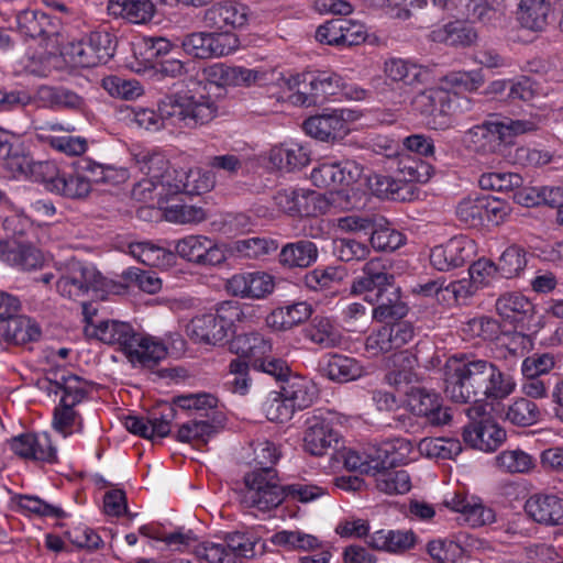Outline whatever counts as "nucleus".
Segmentation results:
<instances>
[{
	"instance_id": "nucleus-1",
	"label": "nucleus",
	"mask_w": 563,
	"mask_h": 563,
	"mask_svg": "<svg viewBox=\"0 0 563 563\" xmlns=\"http://www.w3.org/2000/svg\"><path fill=\"white\" fill-rule=\"evenodd\" d=\"M444 394L453 402L468 404L478 395L504 399L516 389V382L494 363L465 354L449 357L443 366Z\"/></svg>"
},
{
	"instance_id": "nucleus-2",
	"label": "nucleus",
	"mask_w": 563,
	"mask_h": 563,
	"mask_svg": "<svg viewBox=\"0 0 563 563\" xmlns=\"http://www.w3.org/2000/svg\"><path fill=\"white\" fill-rule=\"evenodd\" d=\"M132 115L135 124L147 131L180 134L210 123L218 115V106L210 96L186 92L165 98L157 111L135 107Z\"/></svg>"
},
{
	"instance_id": "nucleus-3",
	"label": "nucleus",
	"mask_w": 563,
	"mask_h": 563,
	"mask_svg": "<svg viewBox=\"0 0 563 563\" xmlns=\"http://www.w3.org/2000/svg\"><path fill=\"white\" fill-rule=\"evenodd\" d=\"M246 313L235 300L220 302L214 312L194 317L186 325V333L197 344L220 346L228 342L236 322H243Z\"/></svg>"
},
{
	"instance_id": "nucleus-4",
	"label": "nucleus",
	"mask_w": 563,
	"mask_h": 563,
	"mask_svg": "<svg viewBox=\"0 0 563 563\" xmlns=\"http://www.w3.org/2000/svg\"><path fill=\"white\" fill-rule=\"evenodd\" d=\"M244 484L241 503L245 508L269 512L285 500V486L278 484L276 470L246 473Z\"/></svg>"
},
{
	"instance_id": "nucleus-5",
	"label": "nucleus",
	"mask_w": 563,
	"mask_h": 563,
	"mask_svg": "<svg viewBox=\"0 0 563 563\" xmlns=\"http://www.w3.org/2000/svg\"><path fill=\"white\" fill-rule=\"evenodd\" d=\"M483 401H474L465 412L471 422L464 428L463 439L472 448L493 452L506 440V431L494 421Z\"/></svg>"
},
{
	"instance_id": "nucleus-6",
	"label": "nucleus",
	"mask_w": 563,
	"mask_h": 563,
	"mask_svg": "<svg viewBox=\"0 0 563 563\" xmlns=\"http://www.w3.org/2000/svg\"><path fill=\"white\" fill-rule=\"evenodd\" d=\"M31 173L47 190L65 198L84 199L91 191L88 180L74 165L71 172H66L59 170L53 162H35L31 165Z\"/></svg>"
},
{
	"instance_id": "nucleus-7",
	"label": "nucleus",
	"mask_w": 563,
	"mask_h": 563,
	"mask_svg": "<svg viewBox=\"0 0 563 563\" xmlns=\"http://www.w3.org/2000/svg\"><path fill=\"white\" fill-rule=\"evenodd\" d=\"M104 288V278L92 265L70 261L56 282L57 291L68 299L77 300Z\"/></svg>"
},
{
	"instance_id": "nucleus-8",
	"label": "nucleus",
	"mask_w": 563,
	"mask_h": 563,
	"mask_svg": "<svg viewBox=\"0 0 563 563\" xmlns=\"http://www.w3.org/2000/svg\"><path fill=\"white\" fill-rule=\"evenodd\" d=\"M185 54L192 58L209 59L227 56L239 46L235 34L230 32H192L176 38Z\"/></svg>"
},
{
	"instance_id": "nucleus-9",
	"label": "nucleus",
	"mask_w": 563,
	"mask_h": 563,
	"mask_svg": "<svg viewBox=\"0 0 563 563\" xmlns=\"http://www.w3.org/2000/svg\"><path fill=\"white\" fill-rule=\"evenodd\" d=\"M340 439L330 413L319 412L307 418L302 446L310 455H325L330 449L338 446Z\"/></svg>"
},
{
	"instance_id": "nucleus-10",
	"label": "nucleus",
	"mask_w": 563,
	"mask_h": 563,
	"mask_svg": "<svg viewBox=\"0 0 563 563\" xmlns=\"http://www.w3.org/2000/svg\"><path fill=\"white\" fill-rule=\"evenodd\" d=\"M175 252L181 258L202 266L220 265L227 260L224 246L205 235H187L176 241Z\"/></svg>"
},
{
	"instance_id": "nucleus-11",
	"label": "nucleus",
	"mask_w": 563,
	"mask_h": 563,
	"mask_svg": "<svg viewBox=\"0 0 563 563\" xmlns=\"http://www.w3.org/2000/svg\"><path fill=\"white\" fill-rule=\"evenodd\" d=\"M413 336L415 329L410 322L383 325L366 338L365 351L369 356L376 357L402 349Z\"/></svg>"
},
{
	"instance_id": "nucleus-12",
	"label": "nucleus",
	"mask_w": 563,
	"mask_h": 563,
	"mask_svg": "<svg viewBox=\"0 0 563 563\" xmlns=\"http://www.w3.org/2000/svg\"><path fill=\"white\" fill-rule=\"evenodd\" d=\"M363 174V167L355 161L322 162L313 167L311 181L319 188L338 189L356 183Z\"/></svg>"
},
{
	"instance_id": "nucleus-13",
	"label": "nucleus",
	"mask_w": 563,
	"mask_h": 563,
	"mask_svg": "<svg viewBox=\"0 0 563 563\" xmlns=\"http://www.w3.org/2000/svg\"><path fill=\"white\" fill-rule=\"evenodd\" d=\"M462 143L468 151L484 157L501 154L507 145L497 119L468 129L463 134Z\"/></svg>"
},
{
	"instance_id": "nucleus-14",
	"label": "nucleus",
	"mask_w": 563,
	"mask_h": 563,
	"mask_svg": "<svg viewBox=\"0 0 563 563\" xmlns=\"http://www.w3.org/2000/svg\"><path fill=\"white\" fill-rule=\"evenodd\" d=\"M435 8L484 24L499 20L503 0H430Z\"/></svg>"
},
{
	"instance_id": "nucleus-15",
	"label": "nucleus",
	"mask_w": 563,
	"mask_h": 563,
	"mask_svg": "<svg viewBox=\"0 0 563 563\" xmlns=\"http://www.w3.org/2000/svg\"><path fill=\"white\" fill-rule=\"evenodd\" d=\"M383 144H378L383 148L384 155L388 158H394L396 170L399 174V180L404 185H410L411 183H426L430 179L432 174V167L421 161L415 154L408 152L397 153L395 148V142L383 140Z\"/></svg>"
},
{
	"instance_id": "nucleus-16",
	"label": "nucleus",
	"mask_w": 563,
	"mask_h": 563,
	"mask_svg": "<svg viewBox=\"0 0 563 563\" xmlns=\"http://www.w3.org/2000/svg\"><path fill=\"white\" fill-rule=\"evenodd\" d=\"M274 277L265 272H245L234 274L225 282V289L235 297L263 299L273 292Z\"/></svg>"
},
{
	"instance_id": "nucleus-17",
	"label": "nucleus",
	"mask_w": 563,
	"mask_h": 563,
	"mask_svg": "<svg viewBox=\"0 0 563 563\" xmlns=\"http://www.w3.org/2000/svg\"><path fill=\"white\" fill-rule=\"evenodd\" d=\"M473 242L466 236H454L445 244L437 245L431 250L430 263L440 271L448 272L463 266L472 256Z\"/></svg>"
},
{
	"instance_id": "nucleus-18",
	"label": "nucleus",
	"mask_w": 563,
	"mask_h": 563,
	"mask_svg": "<svg viewBox=\"0 0 563 563\" xmlns=\"http://www.w3.org/2000/svg\"><path fill=\"white\" fill-rule=\"evenodd\" d=\"M395 283L391 263L384 257H374L362 267V274L352 283V291L355 294L371 295Z\"/></svg>"
},
{
	"instance_id": "nucleus-19",
	"label": "nucleus",
	"mask_w": 563,
	"mask_h": 563,
	"mask_svg": "<svg viewBox=\"0 0 563 563\" xmlns=\"http://www.w3.org/2000/svg\"><path fill=\"white\" fill-rule=\"evenodd\" d=\"M250 9L236 1L212 4L203 13L205 26L214 31L242 27L247 23Z\"/></svg>"
},
{
	"instance_id": "nucleus-20",
	"label": "nucleus",
	"mask_w": 563,
	"mask_h": 563,
	"mask_svg": "<svg viewBox=\"0 0 563 563\" xmlns=\"http://www.w3.org/2000/svg\"><path fill=\"white\" fill-rule=\"evenodd\" d=\"M344 110H333L330 113H322L308 118L303 122L306 133L320 141L342 140L350 132V126Z\"/></svg>"
},
{
	"instance_id": "nucleus-21",
	"label": "nucleus",
	"mask_w": 563,
	"mask_h": 563,
	"mask_svg": "<svg viewBox=\"0 0 563 563\" xmlns=\"http://www.w3.org/2000/svg\"><path fill=\"white\" fill-rule=\"evenodd\" d=\"M383 73L387 80L401 87H416L428 81L430 71L412 59L389 57L384 62Z\"/></svg>"
},
{
	"instance_id": "nucleus-22",
	"label": "nucleus",
	"mask_w": 563,
	"mask_h": 563,
	"mask_svg": "<svg viewBox=\"0 0 563 563\" xmlns=\"http://www.w3.org/2000/svg\"><path fill=\"white\" fill-rule=\"evenodd\" d=\"M525 510L540 525L563 526V498L555 494H533L526 501Z\"/></svg>"
},
{
	"instance_id": "nucleus-23",
	"label": "nucleus",
	"mask_w": 563,
	"mask_h": 563,
	"mask_svg": "<svg viewBox=\"0 0 563 563\" xmlns=\"http://www.w3.org/2000/svg\"><path fill=\"white\" fill-rule=\"evenodd\" d=\"M10 449L23 459L53 463L56 461V449L47 433H22L9 442Z\"/></svg>"
},
{
	"instance_id": "nucleus-24",
	"label": "nucleus",
	"mask_w": 563,
	"mask_h": 563,
	"mask_svg": "<svg viewBox=\"0 0 563 563\" xmlns=\"http://www.w3.org/2000/svg\"><path fill=\"white\" fill-rule=\"evenodd\" d=\"M202 76L217 87L251 86L257 82L262 74L258 70L242 66H228L222 63L209 65L202 69Z\"/></svg>"
},
{
	"instance_id": "nucleus-25",
	"label": "nucleus",
	"mask_w": 563,
	"mask_h": 563,
	"mask_svg": "<svg viewBox=\"0 0 563 563\" xmlns=\"http://www.w3.org/2000/svg\"><path fill=\"white\" fill-rule=\"evenodd\" d=\"M408 405L413 413L426 417L433 426H442L451 420L449 409L442 407V399L434 391L415 388L408 395Z\"/></svg>"
},
{
	"instance_id": "nucleus-26",
	"label": "nucleus",
	"mask_w": 563,
	"mask_h": 563,
	"mask_svg": "<svg viewBox=\"0 0 563 563\" xmlns=\"http://www.w3.org/2000/svg\"><path fill=\"white\" fill-rule=\"evenodd\" d=\"M166 355L167 347L162 341L139 332L125 357L135 368H153Z\"/></svg>"
},
{
	"instance_id": "nucleus-27",
	"label": "nucleus",
	"mask_w": 563,
	"mask_h": 563,
	"mask_svg": "<svg viewBox=\"0 0 563 563\" xmlns=\"http://www.w3.org/2000/svg\"><path fill=\"white\" fill-rule=\"evenodd\" d=\"M133 158L136 167L144 177L159 183H174L177 170H172L166 155L154 148H144L135 152Z\"/></svg>"
},
{
	"instance_id": "nucleus-28",
	"label": "nucleus",
	"mask_w": 563,
	"mask_h": 563,
	"mask_svg": "<svg viewBox=\"0 0 563 563\" xmlns=\"http://www.w3.org/2000/svg\"><path fill=\"white\" fill-rule=\"evenodd\" d=\"M375 471L389 470L397 465L406 464L410 460L413 445L404 438L388 439L373 445Z\"/></svg>"
},
{
	"instance_id": "nucleus-29",
	"label": "nucleus",
	"mask_w": 563,
	"mask_h": 563,
	"mask_svg": "<svg viewBox=\"0 0 563 563\" xmlns=\"http://www.w3.org/2000/svg\"><path fill=\"white\" fill-rule=\"evenodd\" d=\"M366 299L374 305L373 318L377 321L402 318L407 313V307L401 301L400 289L394 284L371 295Z\"/></svg>"
},
{
	"instance_id": "nucleus-30",
	"label": "nucleus",
	"mask_w": 563,
	"mask_h": 563,
	"mask_svg": "<svg viewBox=\"0 0 563 563\" xmlns=\"http://www.w3.org/2000/svg\"><path fill=\"white\" fill-rule=\"evenodd\" d=\"M91 334L104 344L117 345L126 355L139 332L129 322L103 320L96 323Z\"/></svg>"
},
{
	"instance_id": "nucleus-31",
	"label": "nucleus",
	"mask_w": 563,
	"mask_h": 563,
	"mask_svg": "<svg viewBox=\"0 0 563 563\" xmlns=\"http://www.w3.org/2000/svg\"><path fill=\"white\" fill-rule=\"evenodd\" d=\"M498 316L510 324L529 321L534 314V305L520 292H506L495 303Z\"/></svg>"
},
{
	"instance_id": "nucleus-32",
	"label": "nucleus",
	"mask_w": 563,
	"mask_h": 563,
	"mask_svg": "<svg viewBox=\"0 0 563 563\" xmlns=\"http://www.w3.org/2000/svg\"><path fill=\"white\" fill-rule=\"evenodd\" d=\"M0 260L21 271L38 269L44 264L40 250L30 244H10L0 240Z\"/></svg>"
},
{
	"instance_id": "nucleus-33",
	"label": "nucleus",
	"mask_w": 563,
	"mask_h": 563,
	"mask_svg": "<svg viewBox=\"0 0 563 563\" xmlns=\"http://www.w3.org/2000/svg\"><path fill=\"white\" fill-rule=\"evenodd\" d=\"M319 257L317 244L310 240H299L285 244L278 255L279 264L288 269L308 268Z\"/></svg>"
},
{
	"instance_id": "nucleus-34",
	"label": "nucleus",
	"mask_w": 563,
	"mask_h": 563,
	"mask_svg": "<svg viewBox=\"0 0 563 563\" xmlns=\"http://www.w3.org/2000/svg\"><path fill=\"white\" fill-rule=\"evenodd\" d=\"M272 350L271 339L256 331L241 333L230 342V351L238 354L239 358H247L252 367L264 356L271 354Z\"/></svg>"
},
{
	"instance_id": "nucleus-35",
	"label": "nucleus",
	"mask_w": 563,
	"mask_h": 563,
	"mask_svg": "<svg viewBox=\"0 0 563 563\" xmlns=\"http://www.w3.org/2000/svg\"><path fill=\"white\" fill-rule=\"evenodd\" d=\"M366 543L374 550L401 554L415 547L412 531L380 529L368 536Z\"/></svg>"
},
{
	"instance_id": "nucleus-36",
	"label": "nucleus",
	"mask_w": 563,
	"mask_h": 563,
	"mask_svg": "<svg viewBox=\"0 0 563 563\" xmlns=\"http://www.w3.org/2000/svg\"><path fill=\"white\" fill-rule=\"evenodd\" d=\"M552 13L551 0H520L517 9L519 24L532 32H542Z\"/></svg>"
},
{
	"instance_id": "nucleus-37",
	"label": "nucleus",
	"mask_w": 563,
	"mask_h": 563,
	"mask_svg": "<svg viewBox=\"0 0 563 563\" xmlns=\"http://www.w3.org/2000/svg\"><path fill=\"white\" fill-rule=\"evenodd\" d=\"M282 396L294 405L296 411L310 407L318 397L316 384L308 377L290 375L282 385Z\"/></svg>"
},
{
	"instance_id": "nucleus-38",
	"label": "nucleus",
	"mask_w": 563,
	"mask_h": 563,
	"mask_svg": "<svg viewBox=\"0 0 563 563\" xmlns=\"http://www.w3.org/2000/svg\"><path fill=\"white\" fill-rule=\"evenodd\" d=\"M108 11L130 23L145 24L153 19L156 9L151 0H109Z\"/></svg>"
},
{
	"instance_id": "nucleus-39",
	"label": "nucleus",
	"mask_w": 563,
	"mask_h": 563,
	"mask_svg": "<svg viewBox=\"0 0 563 563\" xmlns=\"http://www.w3.org/2000/svg\"><path fill=\"white\" fill-rule=\"evenodd\" d=\"M311 314V305L306 301H298L274 309L266 317V324L274 330L285 331L305 322Z\"/></svg>"
},
{
	"instance_id": "nucleus-40",
	"label": "nucleus",
	"mask_w": 563,
	"mask_h": 563,
	"mask_svg": "<svg viewBox=\"0 0 563 563\" xmlns=\"http://www.w3.org/2000/svg\"><path fill=\"white\" fill-rule=\"evenodd\" d=\"M37 93L40 100L51 109L81 112L87 107L82 96L65 87L42 86Z\"/></svg>"
},
{
	"instance_id": "nucleus-41",
	"label": "nucleus",
	"mask_w": 563,
	"mask_h": 563,
	"mask_svg": "<svg viewBox=\"0 0 563 563\" xmlns=\"http://www.w3.org/2000/svg\"><path fill=\"white\" fill-rule=\"evenodd\" d=\"M318 194L300 188H284L278 190L274 197L276 208L289 216L309 214L311 212L308 203L317 199Z\"/></svg>"
},
{
	"instance_id": "nucleus-42",
	"label": "nucleus",
	"mask_w": 563,
	"mask_h": 563,
	"mask_svg": "<svg viewBox=\"0 0 563 563\" xmlns=\"http://www.w3.org/2000/svg\"><path fill=\"white\" fill-rule=\"evenodd\" d=\"M286 86L291 91L289 99L294 104L309 107L318 102L316 71L292 75L286 79Z\"/></svg>"
},
{
	"instance_id": "nucleus-43",
	"label": "nucleus",
	"mask_w": 563,
	"mask_h": 563,
	"mask_svg": "<svg viewBox=\"0 0 563 563\" xmlns=\"http://www.w3.org/2000/svg\"><path fill=\"white\" fill-rule=\"evenodd\" d=\"M18 29L25 36L46 38L56 33L51 16L37 10H23L16 15Z\"/></svg>"
},
{
	"instance_id": "nucleus-44",
	"label": "nucleus",
	"mask_w": 563,
	"mask_h": 563,
	"mask_svg": "<svg viewBox=\"0 0 563 563\" xmlns=\"http://www.w3.org/2000/svg\"><path fill=\"white\" fill-rule=\"evenodd\" d=\"M174 196L177 194L200 195L214 186V176L201 169L180 170L173 183Z\"/></svg>"
},
{
	"instance_id": "nucleus-45",
	"label": "nucleus",
	"mask_w": 563,
	"mask_h": 563,
	"mask_svg": "<svg viewBox=\"0 0 563 563\" xmlns=\"http://www.w3.org/2000/svg\"><path fill=\"white\" fill-rule=\"evenodd\" d=\"M269 161L280 170L291 172L306 166L310 157L303 146L297 143H289L273 147L269 153Z\"/></svg>"
},
{
	"instance_id": "nucleus-46",
	"label": "nucleus",
	"mask_w": 563,
	"mask_h": 563,
	"mask_svg": "<svg viewBox=\"0 0 563 563\" xmlns=\"http://www.w3.org/2000/svg\"><path fill=\"white\" fill-rule=\"evenodd\" d=\"M323 369L331 380L339 383L355 380L364 374V368L357 360L341 354L329 355Z\"/></svg>"
},
{
	"instance_id": "nucleus-47",
	"label": "nucleus",
	"mask_w": 563,
	"mask_h": 563,
	"mask_svg": "<svg viewBox=\"0 0 563 563\" xmlns=\"http://www.w3.org/2000/svg\"><path fill=\"white\" fill-rule=\"evenodd\" d=\"M541 121V115L532 111L523 112L516 118L503 117L497 119L499 128L505 134L506 144H510L516 136L536 132Z\"/></svg>"
},
{
	"instance_id": "nucleus-48",
	"label": "nucleus",
	"mask_w": 563,
	"mask_h": 563,
	"mask_svg": "<svg viewBox=\"0 0 563 563\" xmlns=\"http://www.w3.org/2000/svg\"><path fill=\"white\" fill-rule=\"evenodd\" d=\"M504 419L514 426L530 427L541 419V411L531 399L518 397L505 408Z\"/></svg>"
},
{
	"instance_id": "nucleus-49",
	"label": "nucleus",
	"mask_w": 563,
	"mask_h": 563,
	"mask_svg": "<svg viewBox=\"0 0 563 563\" xmlns=\"http://www.w3.org/2000/svg\"><path fill=\"white\" fill-rule=\"evenodd\" d=\"M302 332L307 340L324 349L335 346L341 339L333 322L327 317H314Z\"/></svg>"
},
{
	"instance_id": "nucleus-50",
	"label": "nucleus",
	"mask_w": 563,
	"mask_h": 563,
	"mask_svg": "<svg viewBox=\"0 0 563 563\" xmlns=\"http://www.w3.org/2000/svg\"><path fill=\"white\" fill-rule=\"evenodd\" d=\"M346 275V269L342 266L317 267L308 272L302 282L310 290L321 291L341 284Z\"/></svg>"
},
{
	"instance_id": "nucleus-51",
	"label": "nucleus",
	"mask_w": 563,
	"mask_h": 563,
	"mask_svg": "<svg viewBox=\"0 0 563 563\" xmlns=\"http://www.w3.org/2000/svg\"><path fill=\"white\" fill-rule=\"evenodd\" d=\"M368 184L373 194L382 199L406 200L412 194L411 185H404L401 180L390 176L375 175L369 178Z\"/></svg>"
},
{
	"instance_id": "nucleus-52",
	"label": "nucleus",
	"mask_w": 563,
	"mask_h": 563,
	"mask_svg": "<svg viewBox=\"0 0 563 563\" xmlns=\"http://www.w3.org/2000/svg\"><path fill=\"white\" fill-rule=\"evenodd\" d=\"M174 196L173 183H159L143 177L132 189V197L137 201H154L162 203Z\"/></svg>"
},
{
	"instance_id": "nucleus-53",
	"label": "nucleus",
	"mask_w": 563,
	"mask_h": 563,
	"mask_svg": "<svg viewBox=\"0 0 563 563\" xmlns=\"http://www.w3.org/2000/svg\"><path fill=\"white\" fill-rule=\"evenodd\" d=\"M176 409L169 404H159L146 413L151 439L165 438L170 433L172 423L176 418Z\"/></svg>"
},
{
	"instance_id": "nucleus-54",
	"label": "nucleus",
	"mask_w": 563,
	"mask_h": 563,
	"mask_svg": "<svg viewBox=\"0 0 563 563\" xmlns=\"http://www.w3.org/2000/svg\"><path fill=\"white\" fill-rule=\"evenodd\" d=\"M376 488L388 495L406 494L411 488L409 474L404 471L382 470L375 471Z\"/></svg>"
},
{
	"instance_id": "nucleus-55",
	"label": "nucleus",
	"mask_w": 563,
	"mask_h": 563,
	"mask_svg": "<svg viewBox=\"0 0 563 563\" xmlns=\"http://www.w3.org/2000/svg\"><path fill=\"white\" fill-rule=\"evenodd\" d=\"M88 36L78 42H70L64 46L62 56L70 67L89 68L96 67L97 58L90 48Z\"/></svg>"
},
{
	"instance_id": "nucleus-56",
	"label": "nucleus",
	"mask_w": 563,
	"mask_h": 563,
	"mask_svg": "<svg viewBox=\"0 0 563 563\" xmlns=\"http://www.w3.org/2000/svg\"><path fill=\"white\" fill-rule=\"evenodd\" d=\"M484 195L463 198L455 207L457 219L467 227L478 228L484 224Z\"/></svg>"
},
{
	"instance_id": "nucleus-57",
	"label": "nucleus",
	"mask_w": 563,
	"mask_h": 563,
	"mask_svg": "<svg viewBox=\"0 0 563 563\" xmlns=\"http://www.w3.org/2000/svg\"><path fill=\"white\" fill-rule=\"evenodd\" d=\"M419 450L429 457L454 459L462 452V444L457 439L426 438L420 441Z\"/></svg>"
},
{
	"instance_id": "nucleus-58",
	"label": "nucleus",
	"mask_w": 563,
	"mask_h": 563,
	"mask_svg": "<svg viewBox=\"0 0 563 563\" xmlns=\"http://www.w3.org/2000/svg\"><path fill=\"white\" fill-rule=\"evenodd\" d=\"M262 411L269 421L284 423L294 417L296 409L286 400V397L282 396L280 390L268 394L262 404Z\"/></svg>"
},
{
	"instance_id": "nucleus-59",
	"label": "nucleus",
	"mask_w": 563,
	"mask_h": 563,
	"mask_svg": "<svg viewBox=\"0 0 563 563\" xmlns=\"http://www.w3.org/2000/svg\"><path fill=\"white\" fill-rule=\"evenodd\" d=\"M249 368V363L244 360H232L229 364V371L225 376V388L233 394L246 395L252 385Z\"/></svg>"
},
{
	"instance_id": "nucleus-60",
	"label": "nucleus",
	"mask_w": 563,
	"mask_h": 563,
	"mask_svg": "<svg viewBox=\"0 0 563 563\" xmlns=\"http://www.w3.org/2000/svg\"><path fill=\"white\" fill-rule=\"evenodd\" d=\"M497 265L499 268L500 277H516L527 266V253L525 249L519 245H510L503 252Z\"/></svg>"
},
{
	"instance_id": "nucleus-61",
	"label": "nucleus",
	"mask_w": 563,
	"mask_h": 563,
	"mask_svg": "<svg viewBox=\"0 0 563 563\" xmlns=\"http://www.w3.org/2000/svg\"><path fill=\"white\" fill-rule=\"evenodd\" d=\"M7 333L12 342L19 345L35 342L41 338L38 324L24 316L11 319V322L8 324Z\"/></svg>"
},
{
	"instance_id": "nucleus-62",
	"label": "nucleus",
	"mask_w": 563,
	"mask_h": 563,
	"mask_svg": "<svg viewBox=\"0 0 563 563\" xmlns=\"http://www.w3.org/2000/svg\"><path fill=\"white\" fill-rule=\"evenodd\" d=\"M495 460L499 470L511 474L527 473L534 466L532 456L520 449L503 451Z\"/></svg>"
},
{
	"instance_id": "nucleus-63",
	"label": "nucleus",
	"mask_w": 563,
	"mask_h": 563,
	"mask_svg": "<svg viewBox=\"0 0 563 563\" xmlns=\"http://www.w3.org/2000/svg\"><path fill=\"white\" fill-rule=\"evenodd\" d=\"M223 542L227 555H230V563H243L244 559L255 555L256 542L244 533H229Z\"/></svg>"
},
{
	"instance_id": "nucleus-64",
	"label": "nucleus",
	"mask_w": 563,
	"mask_h": 563,
	"mask_svg": "<svg viewBox=\"0 0 563 563\" xmlns=\"http://www.w3.org/2000/svg\"><path fill=\"white\" fill-rule=\"evenodd\" d=\"M404 235L389 225H383L375 220V228L371 230V245L380 252H391L404 244Z\"/></svg>"
}]
</instances>
